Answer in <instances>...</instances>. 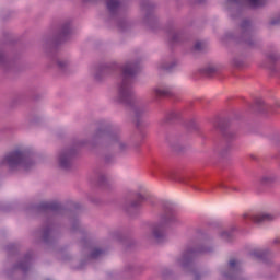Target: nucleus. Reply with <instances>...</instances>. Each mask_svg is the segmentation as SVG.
Masks as SVG:
<instances>
[{
	"mask_svg": "<svg viewBox=\"0 0 280 280\" xmlns=\"http://www.w3.org/2000/svg\"><path fill=\"white\" fill-rule=\"evenodd\" d=\"M1 165L9 167L10 172H27L34 165V161L27 152L15 150L1 160Z\"/></svg>",
	"mask_w": 280,
	"mask_h": 280,
	"instance_id": "1",
	"label": "nucleus"
},
{
	"mask_svg": "<svg viewBox=\"0 0 280 280\" xmlns=\"http://www.w3.org/2000/svg\"><path fill=\"white\" fill-rule=\"evenodd\" d=\"M167 224V220L166 219H162L161 222L156 223L153 226L152 230V237H154V240H163V237H165V226Z\"/></svg>",
	"mask_w": 280,
	"mask_h": 280,
	"instance_id": "2",
	"label": "nucleus"
},
{
	"mask_svg": "<svg viewBox=\"0 0 280 280\" xmlns=\"http://www.w3.org/2000/svg\"><path fill=\"white\" fill-rule=\"evenodd\" d=\"M250 220L254 221L255 224H261L262 222H272L275 220V214L270 212H258L250 217Z\"/></svg>",
	"mask_w": 280,
	"mask_h": 280,
	"instance_id": "3",
	"label": "nucleus"
},
{
	"mask_svg": "<svg viewBox=\"0 0 280 280\" xmlns=\"http://www.w3.org/2000/svg\"><path fill=\"white\" fill-rule=\"evenodd\" d=\"M275 180H277V175H275V173H267L260 177L261 185H272Z\"/></svg>",
	"mask_w": 280,
	"mask_h": 280,
	"instance_id": "4",
	"label": "nucleus"
},
{
	"mask_svg": "<svg viewBox=\"0 0 280 280\" xmlns=\"http://www.w3.org/2000/svg\"><path fill=\"white\" fill-rule=\"evenodd\" d=\"M58 164L60 167L67 168L71 164V156L67 153H62L58 158Z\"/></svg>",
	"mask_w": 280,
	"mask_h": 280,
	"instance_id": "5",
	"label": "nucleus"
},
{
	"mask_svg": "<svg viewBox=\"0 0 280 280\" xmlns=\"http://www.w3.org/2000/svg\"><path fill=\"white\" fill-rule=\"evenodd\" d=\"M155 93L158 95H170L172 93V88L167 85H161L155 89Z\"/></svg>",
	"mask_w": 280,
	"mask_h": 280,
	"instance_id": "6",
	"label": "nucleus"
},
{
	"mask_svg": "<svg viewBox=\"0 0 280 280\" xmlns=\"http://www.w3.org/2000/svg\"><path fill=\"white\" fill-rule=\"evenodd\" d=\"M250 8H259L264 5V0H246Z\"/></svg>",
	"mask_w": 280,
	"mask_h": 280,
	"instance_id": "7",
	"label": "nucleus"
},
{
	"mask_svg": "<svg viewBox=\"0 0 280 280\" xmlns=\"http://www.w3.org/2000/svg\"><path fill=\"white\" fill-rule=\"evenodd\" d=\"M117 5H119V2H117V0H109L107 2L108 10H115V8H117Z\"/></svg>",
	"mask_w": 280,
	"mask_h": 280,
	"instance_id": "8",
	"label": "nucleus"
},
{
	"mask_svg": "<svg viewBox=\"0 0 280 280\" xmlns=\"http://www.w3.org/2000/svg\"><path fill=\"white\" fill-rule=\"evenodd\" d=\"M119 95L120 97H128V95H130V90L127 88H121L119 91Z\"/></svg>",
	"mask_w": 280,
	"mask_h": 280,
	"instance_id": "9",
	"label": "nucleus"
},
{
	"mask_svg": "<svg viewBox=\"0 0 280 280\" xmlns=\"http://www.w3.org/2000/svg\"><path fill=\"white\" fill-rule=\"evenodd\" d=\"M125 73H126L127 75H130V74L132 73V71H130V70H125Z\"/></svg>",
	"mask_w": 280,
	"mask_h": 280,
	"instance_id": "10",
	"label": "nucleus"
},
{
	"mask_svg": "<svg viewBox=\"0 0 280 280\" xmlns=\"http://www.w3.org/2000/svg\"><path fill=\"white\" fill-rule=\"evenodd\" d=\"M230 266H232V267L235 266V260H231Z\"/></svg>",
	"mask_w": 280,
	"mask_h": 280,
	"instance_id": "11",
	"label": "nucleus"
},
{
	"mask_svg": "<svg viewBox=\"0 0 280 280\" xmlns=\"http://www.w3.org/2000/svg\"><path fill=\"white\" fill-rule=\"evenodd\" d=\"M58 65H59V67H62V62L59 61Z\"/></svg>",
	"mask_w": 280,
	"mask_h": 280,
	"instance_id": "12",
	"label": "nucleus"
}]
</instances>
